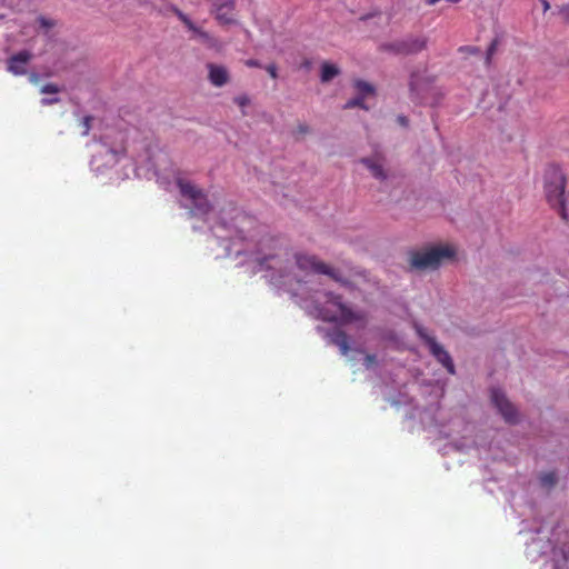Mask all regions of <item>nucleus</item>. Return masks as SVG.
Returning a JSON list of instances; mask_svg holds the SVG:
<instances>
[{"label":"nucleus","instance_id":"20e7f679","mask_svg":"<svg viewBox=\"0 0 569 569\" xmlns=\"http://www.w3.org/2000/svg\"><path fill=\"white\" fill-rule=\"evenodd\" d=\"M279 241L274 238L268 237L260 242L257 251L256 261L262 269H277L280 263Z\"/></svg>","mask_w":569,"mask_h":569},{"label":"nucleus","instance_id":"473e14b6","mask_svg":"<svg viewBox=\"0 0 569 569\" xmlns=\"http://www.w3.org/2000/svg\"><path fill=\"white\" fill-rule=\"evenodd\" d=\"M246 66L250 68H259L261 64L258 60L249 59L246 61Z\"/></svg>","mask_w":569,"mask_h":569},{"label":"nucleus","instance_id":"4c0bfd02","mask_svg":"<svg viewBox=\"0 0 569 569\" xmlns=\"http://www.w3.org/2000/svg\"><path fill=\"white\" fill-rule=\"evenodd\" d=\"M565 11H568V12H569V7L563 8V9H562V12H565Z\"/></svg>","mask_w":569,"mask_h":569},{"label":"nucleus","instance_id":"e433bc0d","mask_svg":"<svg viewBox=\"0 0 569 569\" xmlns=\"http://www.w3.org/2000/svg\"><path fill=\"white\" fill-rule=\"evenodd\" d=\"M448 2H451V3H457L459 2L460 0H447Z\"/></svg>","mask_w":569,"mask_h":569},{"label":"nucleus","instance_id":"6ab92c4d","mask_svg":"<svg viewBox=\"0 0 569 569\" xmlns=\"http://www.w3.org/2000/svg\"><path fill=\"white\" fill-rule=\"evenodd\" d=\"M172 12L188 28V30L196 29V24L193 23V21L186 13H183L179 8L173 7Z\"/></svg>","mask_w":569,"mask_h":569},{"label":"nucleus","instance_id":"7c9ffc66","mask_svg":"<svg viewBox=\"0 0 569 569\" xmlns=\"http://www.w3.org/2000/svg\"><path fill=\"white\" fill-rule=\"evenodd\" d=\"M321 318L326 321L335 322L338 321V317L335 315H330L329 312H322Z\"/></svg>","mask_w":569,"mask_h":569},{"label":"nucleus","instance_id":"f257e3e1","mask_svg":"<svg viewBox=\"0 0 569 569\" xmlns=\"http://www.w3.org/2000/svg\"><path fill=\"white\" fill-rule=\"evenodd\" d=\"M567 177L563 170L550 164L543 173V193L548 204L556 210L563 221H568L567 212Z\"/></svg>","mask_w":569,"mask_h":569},{"label":"nucleus","instance_id":"4468645a","mask_svg":"<svg viewBox=\"0 0 569 569\" xmlns=\"http://www.w3.org/2000/svg\"><path fill=\"white\" fill-rule=\"evenodd\" d=\"M330 341L337 346L342 356H347L350 351L349 338L342 330H336L330 335Z\"/></svg>","mask_w":569,"mask_h":569},{"label":"nucleus","instance_id":"39448f33","mask_svg":"<svg viewBox=\"0 0 569 569\" xmlns=\"http://www.w3.org/2000/svg\"><path fill=\"white\" fill-rule=\"evenodd\" d=\"M426 37H407L401 40H396L391 43L383 44V49L389 50L396 54L409 56L421 52L427 48Z\"/></svg>","mask_w":569,"mask_h":569},{"label":"nucleus","instance_id":"423d86ee","mask_svg":"<svg viewBox=\"0 0 569 569\" xmlns=\"http://www.w3.org/2000/svg\"><path fill=\"white\" fill-rule=\"evenodd\" d=\"M491 401L507 422L516 423L518 421L517 409L500 389L491 390Z\"/></svg>","mask_w":569,"mask_h":569},{"label":"nucleus","instance_id":"aec40b11","mask_svg":"<svg viewBox=\"0 0 569 569\" xmlns=\"http://www.w3.org/2000/svg\"><path fill=\"white\" fill-rule=\"evenodd\" d=\"M172 12L188 28V30L196 29V24L193 23V21L186 13H183L179 8L173 7Z\"/></svg>","mask_w":569,"mask_h":569},{"label":"nucleus","instance_id":"f03ea898","mask_svg":"<svg viewBox=\"0 0 569 569\" xmlns=\"http://www.w3.org/2000/svg\"><path fill=\"white\" fill-rule=\"evenodd\" d=\"M455 254L456 251L450 246H435L410 252L409 264L418 271L436 270L443 260L451 259Z\"/></svg>","mask_w":569,"mask_h":569},{"label":"nucleus","instance_id":"6e6552de","mask_svg":"<svg viewBox=\"0 0 569 569\" xmlns=\"http://www.w3.org/2000/svg\"><path fill=\"white\" fill-rule=\"evenodd\" d=\"M32 59V53L28 50H21L7 60V70L13 76H23L27 73V66Z\"/></svg>","mask_w":569,"mask_h":569},{"label":"nucleus","instance_id":"2eb2a0df","mask_svg":"<svg viewBox=\"0 0 569 569\" xmlns=\"http://www.w3.org/2000/svg\"><path fill=\"white\" fill-rule=\"evenodd\" d=\"M191 202L193 206V211L197 214H208L212 209V206L203 191L200 193L199 197L193 199Z\"/></svg>","mask_w":569,"mask_h":569},{"label":"nucleus","instance_id":"a878e982","mask_svg":"<svg viewBox=\"0 0 569 569\" xmlns=\"http://www.w3.org/2000/svg\"><path fill=\"white\" fill-rule=\"evenodd\" d=\"M377 363V357L375 355H366L363 365L367 369L373 367Z\"/></svg>","mask_w":569,"mask_h":569},{"label":"nucleus","instance_id":"f704fd0d","mask_svg":"<svg viewBox=\"0 0 569 569\" xmlns=\"http://www.w3.org/2000/svg\"><path fill=\"white\" fill-rule=\"evenodd\" d=\"M398 122H399L401 126H407V124H408V119H407L405 116H399V117H398Z\"/></svg>","mask_w":569,"mask_h":569},{"label":"nucleus","instance_id":"7ed1b4c3","mask_svg":"<svg viewBox=\"0 0 569 569\" xmlns=\"http://www.w3.org/2000/svg\"><path fill=\"white\" fill-rule=\"evenodd\" d=\"M296 263L298 268L302 271L329 276L331 279L343 286H347L349 283L347 280L342 279L340 272L337 269L325 263L317 256L297 253Z\"/></svg>","mask_w":569,"mask_h":569},{"label":"nucleus","instance_id":"c9c22d12","mask_svg":"<svg viewBox=\"0 0 569 569\" xmlns=\"http://www.w3.org/2000/svg\"><path fill=\"white\" fill-rule=\"evenodd\" d=\"M542 4H543V9L545 10H548L550 8V4L547 0H541Z\"/></svg>","mask_w":569,"mask_h":569},{"label":"nucleus","instance_id":"393cba45","mask_svg":"<svg viewBox=\"0 0 569 569\" xmlns=\"http://www.w3.org/2000/svg\"><path fill=\"white\" fill-rule=\"evenodd\" d=\"M59 91V87L54 83H47L41 88L42 93H58Z\"/></svg>","mask_w":569,"mask_h":569},{"label":"nucleus","instance_id":"f3484780","mask_svg":"<svg viewBox=\"0 0 569 569\" xmlns=\"http://www.w3.org/2000/svg\"><path fill=\"white\" fill-rule=\"evenodd\" d=\"M355 88L357 89L359 96L362 98H365L369 94H372L375 92L373 86H371L370 83H368L363 80H356Z\"/></svg>","mask_w":569,"mask_h":569},{"label":"nucleus","instance_id":"2f4dec72","mask_svg":"<svg viewBox=\"0 0 569 569\" xmlns=\"http://www.w3.org/2000/svg\"><path fill=\"white\" fill-rule=\"evenodd\" d=\"M38 21H39V23H40V26H41L42 28H51V27H53V23H52L50 20H48V19H46V18H43V17H40V18L38 19Z\"/></svg>","mask_w":569,"mask_h":569},{"label":"nucleus","instance_id":"72a5a7b5","mask_svg":"<svg viewBox=\"0 0 569 569\" xmlns=\"http://www.w3.org/2000/svg\"><path fill=\"white\" fill-rule=\"evenodd\" d=\"M59 101L58 98H53V99H43L42 100V103L43 104H52V103H57Z\"/></svg>","mask_w":569,"mask_h":569},{"label":"nucleus","instance_id":"1a4fd4ad","mask_svg":"<svg viewBox=\"0 0 569 569\" xmlns=\"http://www.w3.org/2000/svg\"><path fill=\"white\" fill-rule=\"evenodd\" d=\"M429 350L430 353L439 361L449 373H455V365L453 361L445 348L439 345L436 340L429 341Z\"/></svg>","mask_w":569,"mask_h":569},{"label":"nucleus","instance_id":"b1692460","mask_svg":"<svg viewBox=\"0 0 569 569\" xmlns=\"http://www.w3.org/2000/svg\"><path fill=\"white\" fill-rule=\"evenodd\" d=\"M234 102L243 109L250 103V99L247 94H241L234 98Z\"/></svg>","mask_w":569,"mask_h":569},{"label":"nucleus","instance_id":"5701e85b","mask_svg":"<svg viewBox=\"0 0 569 569\" xmlns=\"http://www.w3.org/2000/svg\"><path fill=\"white\" fill-rule=\"evenodd\" d=\"M417 335L429 346L430 340H436L433 337L429 336L426 329L422 326H415Z\"/></svg>","mask_w":569,"mask_h":569},{"label":"nucleus","instance_id":"412c9836","mask_svg":"<svg viewBox=\"0 0 569 569\" xmlns=\"http://www.w3.org/2000/svg\"><path fill=\"white\" fill-rule=\"evenodd\" d=\"M409 89H410L412 100L418 99L419 98V88H418L417 74H415V73H412L410 77Z\"/></svg>","mask_w":569,"mask_h":569},{"label":"nucleus","instance_id":"4be33fe9","mask_svg":"<svg viewBox=\"0 0 569 569\" xmlns=\"http://www.w3.org/2000/svg\"><path fill=\"white\" fill-rule=\"evenodd\" d=\"M363 101H365V98L358 96V97L347 101V103L343 106V108L345 109H351V108L359 107V108H362V109H367V107L365 106Z\"/></svg>","mask_w":569,"mask_h":569},{"label":"nucleus","instance_id":"9d476101","mask_svg":"<svg viewBox=\"0 0 569 569\" xmlns=\"http://www.w3.org/2000/svg\"><path fill=\"white\" fill-rule=\"evenodd\" d=\"M207 68L209 71L208 79L212 86L223 87L229 82L230 76L226 67L208 63Z\"/></svg>","mask_w":569,"mask_h":569},{"label":"nucleus","instance_id":"dca6fc26","mask_svg":"<svg viewBox=\"0 0 569 569\" xmlns=\"http://www.w3.org/2000/svg\"><path fill=\"white\" fill-rule=\"evenodd\" d=\"M339 73H340V70L337 66L329 63V62L322 63V66H321V81L322 82L331 81Z\"/></svg>","mask_w":569,"mask_h":569},{"label":"nucleus","instance_id":"ddd939ff","mask_svg":"<svg viewBox=\"0 0 569 569\" xmlns=\"http://www.w3.org/2000/svg\"><path fill=\"white\" fill-rule=\"evenodd\" d=\"M190 31L193 32V34L198 37L199 40L208 48L216 50H220L222 48L220 41L216 37L202 30L201 28L196 26V29H191Z\"/></svg>","mask_w":569,"mask_h":569},{"label":"nucleus","instance_id":"c756f323","mask_svg":"<svg viewBox=\"0 0 569 569\" xmlns=\"http://www.w3.org/2000/svg\"><path fill=\"white\" fill-rule=\"evenodd\" d=\"M309 132H310V127L306 123L298 124V127L296 129L297 134H307Z\"/></svg>","mask_w":569,"mask_h":569},{"label":"nucleus","instance_id":"bb28decb","mask_svg":"<svg viewBox=\"0 0 569 569\" xmlns=\"http://www.w3.org/2000/svg\"><path fill=\"white\" fill-rule=\"evenodd\" d=\"M497 44H498V41H497V40H493V41L490 43V46H489V48H488V50H487V62H490L491 57H492V54L495 53V51H496V49H497Z\"/></svg>","mask_w":569,"mask_h":569},{"label":"nucleus","instance_id":"cd10ccee","mask_svg":"<svg viewBox=\"0 0 569 569\" xmlns=\"http://www.w3.org/2000/svg\"><path fill=\"white\" fill-rule=\"evenodd\" d=\"M93 120V118L91 116H86L82 120V124H83V128H84V131L83 133L84 134H88L89 131H90V128H91V121Z\"/></svg>","mask_w":569,"mask_h":569},{"label":"nucleus","instance_id":"a211bd4d","mask_svg":"<svg viewBox=\"0 0 569 569\" xmlns=\"http://www.w3.org/2000/svg\"><path fill=\"white\" fill-rule=\"evenodd\" d=\"M539 479L541 486L547 489L552 488L557 482V476L553 471L542 473Z\"/></svg>","mask_w":569,"mask_h":569},{"label":"nucleus","instance_id":"f8f14e48","mask_svg":"<svg viewBox=\"0 0 569 569\" xmlns=\"http://www.w3.org/2000/svg\"><path fill=\"white\" fill-rule=\"evenodd\" d=\"M177 186L180 190L181 196L191 201L199 197L200 193L203 191L201 188L182 178L177 179Z\"/></svg>","mask_w":569,"mask_h":569},{"label":"nucleus","instance_id":"c85d7f7f","mask_svg":"<svg viewBox=\"0 0 569 569\" xmlns=\"http://www.w3.org/2000/svg\"><path fill=\"white\" fill-rule=\"evenodd\" d=\"M266 71L269 73V76H270L272 79H277V78H278L277 66H276L274 63L268 64V66L266 67Z\"/></svg>","mask_w":569,"mask_h":569},{"label":"nucleus","instance_id":"9b49d317","mask_svg":"<svg viewBox=\"0 0 569 569\" xmlns=\"http://www.w3.org/2000/svg\"><path fill=\"white\" fill-rule=\"evenodd\" d=\"M360 162L370 170L372 177L377 180L385 181L388 178L383 162L379 156L361 158Z\"/></svg>","mask_w":569,"mask_h":569},{"label":"nucleus","instance_id":"0eeeda50","mask_svg":"<svg viewBox=\"0 0 569 569\" xmlns=\"http://www.w3.org/2000/svg\"><path fill=\"white\" fill-rule=\"evenodd\" d=\"M327 301L332 303L340 312L339 320L342 323H352V322H366V313L365 312H355L349 307H347L342 300L341 297L338 295H335L332 292L327 293Z\"/></svg>","mask_w":569,"mask_h":569}]
</instances>
